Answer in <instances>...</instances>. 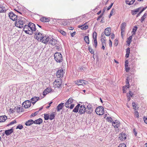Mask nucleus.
Wrapping results in <instances>:
<instances>
[{
    "instance_id": "34",
    "label": "nucleus",
    "mask_w": 147,
    "mask_h": 147,
    "mask_svg": "<svg viewBox=\"0 0 147 147\" xmlns=\"http://www.w3.org/2000/svg\"><path fill=\"white\" fill-rule=\"evenodd\" d=\"M129 77H128L127 78L126 80V85L124 86H126V88H129V82L128 80Z\"/></svg>"
},
{
    "instance_id": "31",
    "label": "nucleus",
    "mask_w": 147,
    "mask_h": 147,
    "mask_svg": "<svg viewBox=\"0 0 147 147\" xmlns=\"http://www.w3.org/2000/svg\"><path fill=\"white\" fill-rule=\"evenodd\" d=\"M83 26H84V25H80L78 26V28L81 27V29L82 30H86V29H87L88 28V26L87 25H86L85 26H84L83 27Z\"/></svg>"
},
{
    "instance_id": "20",
    "label": "nucleus",
    "mask_w": 147,
    "mask_h": 147,
    "mask_svg": "<svg viewBox=\"0 0 147 147\" xmlns=\"http://www.w3.org/2000/svg\"><path fill=\"white\" fill-rule=\"evenodd\" d=\"M51 91L52 89L50 88H47L43 91V95L45 96L47 94L50 92Z\"/></svg>"
},
{
    "instance_id": "37",
    "label": "nucleus",
    "mask_w": 147,
    "mask_h": 147,
    "mask_svg": "<svg viewBox=\"0 0 147 147\" xmlns=\"http://www.w3.org/2000/svg\"><path fill=\"white\" fill-rule=\"evenodd\" d=\"M146 7H142V8L140 10V11L137 15L136 17H138L141 14V13H142V12L146 9Z\"/></svg>"
},
{
    "instance_id": "10",
    "label": "nucleus",
    "mask_w": 147,
    "mask_h": 147,
    "mask_svg": "<svg viewBox=\"0 0 147 147\" xmlns=\"http://www.w3.org/2000/svg\"><path fill=\"white\" fill-rule=\"evenodd\" d=\"M50 37L48 36L43 35L40 41H42L43 43L47 44L48 42Z\"/></svg>"
},
{
    "instance_id": "48",
    "label": "nucleus",
    "mask_w": 147,
    "mask_h": 147,
    "mask_svg": "<svg viewBox=\"0 0 147 147\" xmlns=\"http://www.w3.org/2000/svg\"><path fill=\"white\" fill-rule=\"evenodd\" d=\"M107 121L109 122H112L113 121L112 119L110 117H107Z\"/></svg>"
},
{
    "instance_id": "39",
    "label": "nucleus",
    "mask_w": 147,
    "mask_h": 147,
    "mask_svg": "<svg viewBox=\"0 0 147 147\" xmlns=\"http://www.w3.org/2000/svg\"><path fill=\"white\" fill-rule=\"evenodd\" d=\"M58 31L63 36H65L66 35V33L64 31L61 30H58Z\"/></svg>"
},
{
    "instance_id": "55",
    "label": "nucleus",
    "mask_w": 147,
    "mask_h": 147,
    "mask_svg": "<svg viewBox=\"0 0 147 147\" xmlns=\"http://www.w3.org/2000/svg\"><path fill=\"white\" fill-rule=\"evenodd\" d=\"M118 41L117 40L115 39V40L114 45L116 46H117L118 44Z\"/></svg>"
},
{
    "instance_id": "27",
    "label": "nucleus",
    "mask_w": 147,
    "mask_h": 147,
    "mask_svg": "<svg viewBox=\"0 0 147 147\" xmlns=\"http://www.w3.org/2000/svg\"><path fill=\"white\" fill-rule=\"evenodd\" d=\"M7 117L5 116H0V122H3L7 119Z\"/></svg>"
},
{
    "instance_id": "38",
    "label": "nucleus",
    "mask_w": 147,
    "mask_h": 147,
    "mask_svg": "<svg viewBox=\"0 0 147 147\" xmlns=\"http://www.w3.org/2000/svg\"><path fill=\"white\" fill-rule=\"evenodd\" d=\"M137 28H138L137 26H135L134 27V28L133 29L131 32L132 33L133 35L135 34L136 32V31Z\"/></svg>"
},
{
    "instance_id": "47",
    "label": "nucleus",
    "mask_w": 147,
    "mask_h": 147,
    "mask_svg": "<svg viewBox=\"0 0 147 147\" xmlns=\"http://www.w3.org/2000/svg\"><path fill=\"white\" fill-rule=\"evenodd\" d=\"M97 33L96 32H94L93 34V39H96Z\"/></svg>"
},
{
    "instance_id": "50",
    "label": "nucleus",
    "mask_w": 147,
    "mask_h": 147,
    "mask_svg": "<svg viewBox=\"0 0 147 147\" xmlns=\"http://www.w3.org/2000/svg\"><path fill=\"white\" fill-rule=\"evenodd\" d=\"M118 147H126V146L125 144L121 143L119 144Z\"/></svg>"
},
{
    "instance_id": "40",
    "label": "nucleus",
    "mask_w": 147,
    "mask_h": 147,
    "mask_svg": "<svg viewBox=\"0 0 147 147\" xmlns=\"http://www.w3.org/2000/svg\"><path fill=\"white\" fill-rule=\"evenodd\" d=\"M44 119L45 120H48L49 119V115L47 114H44Z\"/></svg>"
},
{
    "instance_id": "61",
    "label": "nucleus",
    "mask_w": 147,
    "mask_h": 147,
    "mask_svg": "<svg viewBox=\"0 0 147 147\" xmlns=\"http://www.w3.org/2000/svg\"><path fill=\"white\" fill-rule=\"evenodd\" d=\"M76 32H73L71 33V36L72 37H73L76 34Z\"/></svg>"
},
{
    "instance_id": "15",
    "label": "nucleus",
    "mask_w": 147,
    "mask_h": 147,
    "mask_svg": "<svg viewBox=\"0 0 147 147\" xmlns=\"http://www.w3.org/2000/svg\"><path fill=\"white\" fill-rule=\"evenodd\" d=\"M87 83V81L84 80H78L76 82V84L78 85L84 86Z\"/></svg>"
},
{
    "instance_id": "41",
    "label": "nucleus",
    "mask_w": 147,
    "mask_h": 147,
    "mask_svg": "<svg viewBox=\"0 0 147 147\" xmlns=\"http://www.w3.org/2000/svg\"><path fill=\"white\" fill-rule=\"evenodd\" d=\"M125 70L127 72H128L130 70V68L128 67V65L127 64H125Z\"/></svg>"
},
{
    "instance_id": "23",
    "label": "nucleus",
    "mask_w": 147,
    "mask_h": 147,
    "mask_svg": "<svg viewBox=\"0 0 147 147\" xmlns=\"http://www.w3.org/2000/svg\"><path fill=\"white\" fill-rule=\"evenodd\" d=\"M64 107V103H61L58 105L56 109L57 111H59Z\"/></svg>"
},
{
    "instance_id": "63",
    "label": "nucleus",
    "mask_w": 147,
    "mask_h": 147,
    "mask_svg": "<svg viewBox=\"0 0 147 147\" xmlns=\"http://www.w3.org/2000/svg\"><path fill=\"white\" fill-rule=\"evenodd\" d=\"M144 122L147 124V118H145V117H144Z\"/></svg>"
},
{
    "instance_id": "11",
    "label": "nucleus",
    "mask_w": 147,
    "mask_h": 147,
    "mask_svg": "<svg viewBox=\"0 0 147 147\" xmlns=\"http://www.w3.org/2000/svg\"><path fill=\"white\" fill-rule=\"evenodd\" d=\"M48 42L50 45L54 46L57 44V41L55 39H53L51 37V38L50 37Z\"/></svg>"
},
{
    "instance_id": "35",
    "label": "nucleus",
    "mask_w": 147,
    "mask_h": 147,
    "mask_svg": "<svg viewBox=\"0 0 147 147\" xmlns=\"http://www.w3.org/2000/svg\"><path fill=\"white\" fill-rule=\"evenodd\" d=\"M55 117L54 112L51 113L50 116L49 115V119L51 120H52L54 119Z\"/></svg>"
},
{
    "instance_id": "1",
    "label": "nucleus",
    "mask_w": 147,
    "mask_h": 147,
    "mask_svg": "<svg viewBox=\"0 0 147 147\" xmlns=\"http://www.w3.org/2000/svg\"><path fill=\"white\" fill-rule=\"evenodd\" d=\"M23 29L26 34L32 35L33 32L36 30L35 25L33 23L30 22L28 25H26L24 26Z\"/></svg>"
},
{
    "instance_id": "49",
    "label": "nucleus",
    "mask_w": 147,
    "mask_h": 147,
    "mask_svg": "<svg viewBox=\"0 0 147 147\" xmlns=\"http://www.w3.org/2000/svg\"><path fill=\"white\" fill-rule=\"evenodd\" d=\"M101 40L102 45H106V40L105 39H104L103 38Z\"/></svg>"
},
{
    "instance_id": "5",
    "label": "nucleus",
    "mask_w": 147,
    "mask_h": 147,
    "mask_svg": "<svg viewBox=\"0 0 147 147\" xmlns=\"http://www.w3.org/2000/svg\"><path fill=\"white\" fill-rule=\"evenodd\" d=\"M96 113L99 115H102L104 113V109L102 106H100L97 107L95 110Z\"/></svg>"
},
{
    "instance_id": "64",
    "label": "nucleus",
    "mask_w": 147,
    "mask_h": 147,
    "mask_svg": "<svg viewBox=\"0 0 147 147\" xmlns=\"http://www.w3.org/2000/svg\"><path fill=\"white\" fill-rule=\"evenodd\" d=\"M109 45L110 47H111L112 46V42L111 40H109Z\"/></svg>"
},
{
    "instance_id": "3",
    "label": "nucleus",
    "mask_w": 147,
    "mask_h": 147,
    "mask_svg": "<svg viewBox=\"0 0 147 147\" xmlns=\"http://www.w3.org/2000/svg\"><path fill=\"white\" fill-rule=\"evenodd\" d=\"M74 101L72 98H70L65 103V106L67 108H69L71 109H73L74 106V104L72 103L74 102Z\"/></svg>"
},
{
    "instance_id": "25",
    "label": "nucleus",
    "mask_w": 147,
    "mask_h": 147,
    "mask_svg": "<svg viewBox=\"0 0 147 147\" xmlns=\"http://www.w3.org/2000/svg\"><path fill=\"white\" fill-rule=\"evenodd\" d=\"M112 125L115 128H118L119 126V123L118 121H115L112 123Z\"/></svg>"
},
{
    "instance_id": "12",
    "label": "nucleus",
    "mask_w": 147,
    "mask_h": 147,
    "mask_svg": "<svg viewBox=\"0 0 147 147\" xmlns=\"http://www.w3.org/2000/svg\"><path fill=\"white\" fill-rule=\"evenodd\" d=\"M38 32V31L37 30L35 34V37L38 41H40L43 35L41 33Z\"/></svg>"
},
{
    "instance_id": "43",
    "label": "nucleus",
    "mask_w": 147,
    "mask_h": 147,
    "mask_svg": "<svg viewBox=\"0 0 147 147\" xmlns=\"http://www.w3.org/2000/svg\"><path fill=\"white\" fill-rule=\"evenodd\" d=\"M23 128V126L22 125L20 124L18 125L16 128V129H22Z\"/></svg>"
},
{
    "instance_id": "33",
    "label": "nucleus",
    "mask_w": 147,
    "mask_h": 147,
    "mask_svg": "<svg viewBox=\"0 0 147 147\" xmlns=\"http://www.w3.org/2000/svg\"><path fill=\"white\" fill-rule=\"evenodd\" d=\"M135 1V0H126V3L129 5H130L133 4Z\"/></svg>"
},
{
    "instance_id": "59",
    "label": "nucleus",
    "mask_w": 147,
    "mask_h": 147,
    "mask_svg": "<svg viewBox=\"0 0 147 147\" xmlns=\"http://www.w3.org/2000/svg\"><path fill=\"white\" fill-rule=\"evenodd\" d=\"M115 10L114 9H112L111 12L110 13L111 15H112L113 14V13L114 12H115Z\"/></svg>"
},
{
    "instance_id": "62",
    "label": "nucleus",
    "mask_w": 147,
    "mask_h": 147,
    "mask_svg": "<svg viewBox=\"0 0 147 147\" xmlns=\"http://www.w3.org/2000/svg\"><path fill=\"white\" fill-rule=\"evenodd\" d=\"M127 96L128 100L129 101L130 100L131 97L130 96H129L128 95V94H127Z\"/></svg>"
},
{
    "instance_id": "45",
    "label": "nucleus",
    "mask_w": 147,
    "mask_h": 147,
    "mask_svg": "<svg viewBox=\"0 0 147 147\" xmlns=\"http://www.w3.org/2000/svg\"><path fill=\"white\" fill-rule=\"evenodd\" d=\"M16 123V120H14L13 121L9 123L7 125V126H9V125L13 124L14 123Z\"/></svg>"
},
{
    "instance_id": "17",
    "label": "nucleus",
    "mask_w": 147,
    "mask_h": 147,
    "mask_svg": "<svg viewBox=\"0 0 147 147\" xmlns=\"http://www.w3.org/2000/svg\"><path fill=\"white\" fill-rule=\"evenodd\" d=\"M119 137V139L123 141L126 138L127 136L124 133H122L120 135Z\"/></svg>"
},
{
    "instance_id": "18",
    "label": "nucleus",
    "mask_w": 147,
    "mask_h": 147,
    "mask_svg": "<svg viewBox=\"0 0 147 147\" xmlns=\"http://www.w3.org/2000/svg\"><path fill=\"white\" fill-rule=\"evenodd\" d=\"M111 29L110 28H106L104 30V34L107 36H109L110 35Z\"/></svg>"
},
{
    "instance_id": "6",
    "label": "nucleus",
    "mask_w": 147,
    "mask_h": 147,
    "mask_svg": "<svg viewBox=\"0 0 147 147\" xmlns=\"http://www.w3.org/2000/svg\"><path fill=\"white\" fill-rule=\"evenodd\" d=\"M86 108V112L87 114H90L93 111L92 109V106L89 103Z\"/></svg>"
},
{
    "instance_id": "58",
    "label": "nucleus",
    "mask_w": 147,
    "mask_h": 147,
    "mask_svg": "<svg viewBox=\"0 0 147 147\" xmlns=\"http://www.w3.org/2000/svg\"><path fill=\"white\" fill-rule=\"evenodd\" d=\"M130 52V50L129 48H128L126 49V53L129 54Z\"/></svg>"
},
{
    "instance_id": "54",
    "label": "nucleus",
    "mask_w": 147,
    "mask_h": 147,
    "mask_svg": "<svg viewBox=\"0 0 147 147\" xmlns=\"http://www.w3.org/2000/svg\"><path fill=\"white\" fill-rule=\"evenodd\" d=\"M135 116H136V117L137 118H138L139 117V113L137 111H136L135 112Z\"/></svg>"
},
{
    "instance_id": "32",
    "label": "nucleus",
    "mask_w": 147,
    "mask_h": 147,
    "mask_svg": "<svg viewBox=\"0 0 147 147\" xmlns=\"http://www.w3.org/2000/svg\"><path fill=\"white\" fill-rule=\"evenodd\" d=\"M84 40L86 43L88 44H89V39L88 36H85L84 38Z\"/></svg>"
},
{
    "instance_id": "30",
    "label": "nucleus",
    "mask_w": 147,
    "mask_h": 147,
    "mask_svg": "<svg viewBox=\"0 0 147 147\" xmlns=\"http://www.w3.org/2000/svg\"><path fill=\"white\" fill-rule=\"evenodd\" d=\"M6 11V8L3 6L0 7V13H4Z\"/></svg>"
},
{
    "instance_id": "51",
    "label": "nucleus",
    "mask_w": 147,
    "mask_h": 147,
    "mask_svg": "<svg viewBox=\"0 0 147 147\" xmlns=\"http://www.w3.org/2000/svg\"><path fill=\"white\" fill-rule=\"evenodd\" d=\"M38 112H39V111H38L35 112V113H32L31 115V117H34V116H35V115H37L38 114Z\"/></svg>"
},
{
    "instance_id": "24",
    "label": "nucleus",
    "mask_w": 147,
    "mask_h": 147,
    "mask_svg": "<svg viewBox=\"0 0 147 147\" xmlns=\"http://www.w3.org/2000/svg\"><path fill=\"white\" fill-rule=\"evenodd\" d=\"M34 123V121L32 119H30L26 122L25 124L26 126H30V125Z\"/></svg>"
},
{
    "instance_id": "7",
    "label": "nucleus",
    "mask_w": 147,
    "mask_h": 147,
    "mask_svg": "<svg viewBox=\"0 0 147 147\" xmlns=\"http://www.w3.org/2000/svg\"><path fill=\"white\" fill-rule=\"evenodd\" d=\"M9 17L11 20L13 21H15L17 19V16L12 12H10L9 13Z\"/></svg>"
},
{
    "instance_id": "19",
    "label": "nucleus",
    "mask_w": 147,
    "mask_h": 147,
    "mask_svg": "<svg viewBox=\"0 0 147 147\" xmlns=\"http://www.w3.org/2000/svg\"><path fill=\"white\" fill-rule=\"evenodd\" d=\"M142 8V7H140L134 10H131V13L133 15L136 14L137 13L139 12Z\"/></svg>"
},
{
    "instance_id": "60",
    "label": "nucleus",
    "mask_w": 147,
    "mask_h": 147,
    "mask_svg": "<svg viewBox=\"0 0 147 147\" xmlns=\"http://www.w3.org/2000/svg\"><path fill=\"white\" fill-rule=\"evenodd\" d=\"M126 88V86H123V93H125L126 92V91H125V88Z\"/></svg>"
},
{
    "instance_id": "16",
    "label": "nucleus",
    "mask_w": 147,
    "mask_h": 147,
    "mask_svg": "<svg viewBox=\"0 0 147 147\" xmlns=\"http://www.w3.org/2000/svg\"><path fill=\"white\" fill-rule=\"evenodd\" d=\"M126 26V24L125 22L123 23L121 25V34L122 37H123V35L124 33L125 28V26Z\"/></svg>"
},
{
    "instance_id": "21",
    "label": "nucleus",
    "mask_w": 147,
    "mask_h": 147,
    "mask_svg": "<svg viewBox=\"0 0 147 147\" xmlns=\"http://www.w3.org/2000/svg\"><path fill=\"white\" fill-rule=\"evenodd\" d=\"M39 99V97H34L31 99V101L32 104H34Z\"/></svg>"
},
{
    "instance_id": "8",
    "label": "nucleus",
    "mask_w": 147,
    "mask_h": 147,
    "mask_svg": "<svg viewBox=\"0 0 147 147\" xmlns=\"http://www.w3.org/2000/svg\"><path fill=\"white\" fill-rule=\"evenodd\" d=\"M64 72L62 69H59L56 73V75L58 78H61L63 77Z\"/></svg>"
},
{
    "instance_id": "14",
    "label": "nucleus",
    "mask_w": 147,
    "mask_h": 147,
    "mask_svg": "<svg viewBox=\"0 0 147 147\" xmlns=\"http://www.w3.org/2000/svg\"><path fill=\"white\" fill-rule=\"evenodd\" d=\"M54 84H55L56 87L58 88L60 87L62 84V80L61 79L57 80L54 82Z\"/></svg>"
},
{
    "instance_id": "4",
    "label": "nucleus",
    "mask_w": 147,
    "mask_h": 147,
    "mask_svg": "<svg viewBox=\"0 0 147 147\" xmlns=\"http://www.w3.org/2000/svg\"><path fill=\"white\" fill-rule=\"evenodd\" d=\"M54 59L57 62L60 63L63 61V57L61 54L58 52L56 53L54 55Z\"/></svg>"
},
{
    "instance_id": "26",
    "label": "nucleus",
    "mask_w": 147,
    "mask_h": 147,
    "mask_svg": "<svg viewBox=\"0 0 147 147\" xmlns=\"http://www.w3.org/2000/svg\"><path fill=\"white\" fill-rule=\"evenodd\" d=\"M34 124H40L42 123V120L41 118H39L34 121Z\"/></svg>"
},
{
    "instance_id": "46",
    "label": "nucleus",
    "mask_w": 147,
    "mask_h": 147,
    "mask_svg": "<svg viewBox=\"0 0 147 147\" xmlns=\"http://www.w3.org/2000/svg\"><path fill=\"white\" fill-rule=\"evenodd\" d=\"M16 110L18 112H21L22 111V108L21 107H18L17 108Z\"/></svg>"
},
{
    "instance_id": "52",
    "label": "nucleus",
    "mask_w": 147,
    "mask_h": 147,
    "mask_svg": "<svg viewBox=\"0 0 147 147\" xmlns=\"http://www.w3.org/2000/svg\"><path fill=\"white\" fill-rule=\"evenodd\" d=\"M132 106L133 107V108L134 109H135L136 108V107L137 106V105L136 103L134 102H133Z\"/></svg>"
},
{
    "instance_id": "53",
    "label": "nucleus",
    "mask_w": 147,
    "mask_h": 147,
    "mask_svg": "<svg viewBox=\"0 0 147 147\" xmlns=\"http://www.w3.org/2000/svg\"><path fill=\"white\" fill-rule=\"evenodd\" d=\"M101 39L103 38L104 39H105V34L103 33H102L101 35Z\"/></svg>"
},
{
    "instance_id": "13",
    "label": "nucleus",
    "mask_w": 147,
    "mask_h": 147,
    "mask_svg": "<svg viewBox=\"0 0 147 147\" xmlns=\"http://www.w3.org/2000/svg\"><path fill=\"white\" fill-rule=\"evenodd\" d=\"M80 107L79 113L80 114H82L86 112V107L84 105H81Z\"/></svg>"
},
{
    "instance_id": "42",
    "label": "nucleus",
    "mask_w": 147,
    "mask_h": 147,
    "mask_svg": "<svg viewBox=\"0 0 147 147\" xmlns=\"http://www.w3.org/2000/svg\"><path fill=\"white\" fill-rule=\"evenodd\" d=\"M88 50L91 54H93L94 53V51L90 46L88 47Z\"/></svg>"
},
{
    "instance_id": "9",
    "label": "nucleus",
    "mask_w": 147,
    "mask_h": 147,
    "mask_svg": "<svg viewBox=\"0 0 147 147\" xmlns=\"http://www.w3.org/2000/svg\"><path fill=\"white\" fill-rule=\"evenodd\" d=\"M31 105V102L30 100H27L25 101L22 104V106L26 109L30 107Z\"/></svg>"
},
{
    "instance_id": "29",
    "label": "nucleus",
    "mask_w": 147,
    "mask_h": 147,
    "mask_svg": "<svg viewBox=\"0 0 147 147\" xmlns=\"http://www.w3.org/2000/svg\"><path fill=\"white\" fill-rule=\"evenodd\" d=\"M40 20L43 22H48L49 21V20L48 18L43 17L41 18Z\"/></svg>"
},
{
    "instance_id": "28",
    "label": "nucleus",
    "mask_w": 147,
    "mask_h": 147,
    "mask_svg": "<svg viewBox=\"0 0 147 147\" xmlns=\"http://www.w3.org/2000/svg\"><path fill=\"white\" fill-rule=\"evenodd\" d=\"M80 106V105L79 104H78L73 109V112L75 113L78 112Z\"/></svg>"
},
{
    "instance_id": "57",
    "label": "nucleus",
    "mask_w": 147,
    "mask_h": 147,
    "mask_svg": "<svg viewBox=\"0 0 147 147\" xmlns=\"http://www.w3.org/2000/svg\"><path fill=\"white\" fill-rule=\"evenodd\" d=\"M113 3H111L110 5L109 6V7L107 8V10H109L112 7V6L113 5Z\"/></svg>"
},
{
    "instance_id": "2",
    "label": "nucleus",
    "mask_w": 147,
    "mask_h": 147,
    "mask_svg": "<svg viewBox=\"0 0 147 147\" xmlns=\"http://www.w3.org/2000/svg\"><path fill=\"white\" fill-rule=\"evenodd\" d=\"M18 17L17 21L15 22V26L20 28H23L24 24L25 23L26 19L24 17H22L21 16Z\"/></svg>"
},
{
    "instance_id": "36",
    "label": "nucleus",
    "mask_w": 147,
    "mask_h": 147,
    "mask_svg": "<svg viewBox=\"0 0 147 147\" xmlns=\"http://www.w3.org/2000/svg\"><path fill=\"white\" fill-rule=\"evenodd\" d=\"M147 15V14L145 13L143 16L141 18V22L142 23L144 21V20L146 18Z\"/></svg>"
},
{
    "instance_id": "44",
    "label": "nucleus",
    "mask_w": 147,
    "mask_h": 147,
    "mask_svg": "<svg viewBox=\"0 0 147 147\" xmlns=\"http://www.w3.org/2000/svg\"><path fill=\"white\" fill-rule=\"evenodd\" d=\"M94 44L95 48H96L97 45V42L96 39H94Z\"/></svg>"
},
{
    "instance_id": "56",
    "label": "nucleus",
    "mask_w": 147,
    "mask_h": 147,
    "mask_svg": "<svg viewBox=\"0 0 147 147\" xmlns=\"http://www.w3.org/2000/svg\"><path fill=\"white\" fill-rule=\"evenodd\" d=\"M127 94H128V95L130 96L131 97H132L133 96V93L131 91H129V93H127Z\"/></svg>"
},
{
    "instance_id": "22",
    "label": "nucleus",
    "mask_w": 147,
    "mask_h": 147,
    "mask_svg": "<svg viewBox=\"0 0 147 147\" xmlns=\"http://www.w3.org/2000/svg\"><path fill=\"white\" fill-rule=\"evenodd\" d=\"M13 129L12 128L10 129L6 130L5 131V134L6 136H9L13 132Z\"/></svg>"
}]
</instances>
